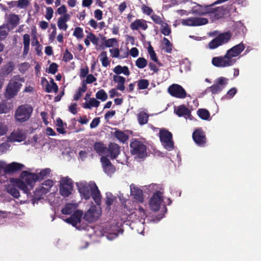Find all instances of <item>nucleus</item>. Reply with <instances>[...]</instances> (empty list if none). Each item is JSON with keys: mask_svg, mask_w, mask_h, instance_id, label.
<instances>
[{"mask_svg": "<svg viewBox=\"0 0 261 261\" xmlns=\"http://www.w3.org/2000/svg\"><path fill=\"white\" fill-rule=\"evenodd\" d=\"M244 44L241 42L227 50L224 56L216 57L212 59L213 65L218 67L231 66L234 64L238 57L245 49Z\"/></svg>", "mask_w": 261, "mask_h": 261, "instance_id": "f257e3e1", "label": "nucleus"}, {"mask_svg": "<svg viewBox=\"0 0 261 261\" xmlns=\"http://www.w3.org/2000/svg\"><path fill=\"white\" fill-rule=\"evenodd\" d=\"M22 180L19 179L11 178L15 186L21 190L24 193L29 195L35 182L38 181L37 174L30 173L27 171H23L21 174Z\"/></svg>", "mask_w": 261, "mask_h": 261, "instance_id": "f03ea898", "label": "nucleus"}, {"mask_svg": "<svg viewBox=\"0 0 261 261\" xmlns=\"http://www.w3.org/2000/svg\"><path fill=\"white\" fill-rule=\"evenodd\" d=\"M33 111V107L30 105L24 104L19 106L15 113L16 121L20 123L28 121L30 118Z\"/></svg>", "mask_w": 261, "mask_h": 261, "instance_id": "7ed1b4c3", "label": "nucleus"}, {"mask_svg": "<svg viewBox=\"0 0 261 261\" xmlns=\"http://www.w3.org/2000/svg\"><path fill=\"white\" fill-rule=\"evenodd\" d=\"M130 151L132 154L139 159L146 156V146L142 142L137 139H133L130 143Z\"/></svg>", "mask_w": 261, "mask_h": 261, "instance_id": "20e7f679", "label": "nucleus"}, {"mask_svg": "<svg viewBox=\"0 0 261 261\" xmlns=\"http://www.w3.org/2000/svg\"><path fill=\"white\" fill-rule=\"evenodd\" d=\"M22 84L15 79H11L6 86L5 92V97L7 99H11L15 97L19 91Z\"/></svg>", "mask_w": 261, "mask_h": 261, "instance_id": "39448f33", "label": "nucleus"}, {"mask_svg": "<svg viewBox=\"0 0 261 261\" xmlns=\"http://www.w3.org/2000/svg\"><path fill=\"white\" fill-rule=\"evenodd\" d=\"M73 189V181L68 177H62L60 180L59 192L64 197H68Z\"/></svg>", "mask_w": 261, "mask_h": 261, "instance_id": "423d86ee", "label": "nucleus"}, {"mask_svg": "<svg viewBox=\"0 0 261 261\" xmlns=\"http://www.w3.org/2000/svg\"><path fill=\"white\" fill-rule=\"evenodd\" d=\"M231 37L232 34L229 31L221 33L209 42V48L215 49L219 46L226 44L230 41Z\"/></svg>", "mask_w": 261, "mask_h": 261, "instance_id": "0eeeda50", "label": "nucleus"}, {"mask_svg": "<svg viewBox=\"0 0 261 261\" xmlns=\"http://www.w3.org/2000/svg\"><path fill=\"white\" fill-rule=\"evenodd\" d=\"M159 135L160 141L164 147L169 151L172 150L174 148V143L172 133L166 129H161Z\"/></svg>", "mask_w": 261, "mask_h": 261, "instance_id": "6e6552de", "label": "nucleus"}, {"mask_svg": "<svg viewBox=\"0 0 261 261\" xmlns=\"http://www.w3.org/2000/svg\"><path fill=\"white\" fill-rule=\"evenodd\" d=\"M168 92L173 97L184 99L187 97V94L184 88L176 84L170 85L168 88Z\"/></svg>", "mask_w": 261, "mask_h": 261, "instance_id": "1a4fd4ad", "label": "nucleus"}, {"mask_svg": "<svg viewBox=\"0 0 261 261\" xmlns=\"http://www.w3.org/2000/svg\"><path fill=\"white\" fill-rule=\"evenodd\" d=\"M228 79L224 77H219L216 81V84L208 87L206 91L215 94L220 92L227 84Z\"/></svg>", "mask_w": 261, "mask_h": 261, "instance_id": "9d476101", "label": "nucleus"}, {"mask_svg": "<svg viewBox=\"0 0 261 261\" xmlns=\"http://www.w3.org/2000/svg\"><path fill=\"white\" fill-rule=\"evenodd\" d=\"M163 201V193L160 191H156L153 193L149 200L150 209L153 211H158Z\"/></svg>", "mask_w": 261, "mask_h": 261, "instance_id": "9b49d317", "label": "nucleus"}, {"mask_svg": "<svg viewBox=\"0 0 261 261\" xmlns=\"http://www.w3.org/2000/svg\"><path fill=\"white\" fill-rule=\"evenodd\" d=\"M100 213L95 205L91 206L90 208L85 213L84 219L89 223L96 221L99 216Z\"/></svg>", "mask_w": 261, "mask_h": 261, "instance_id": "f8f14e48", "label": "nucleus"}, {"mask_svg": "<svg viewBox=\"0 0 261 261\" xmlns=\"http://www.w3.org/2000/svg\"><path fill=\"white\" fill-rule=\"evenodd\" d=\"M76 186L81 196L86 200L89 199L93 188V185H88L86 182H77Z\"/></svg>", "mask_w": 261, "mask_h": 261, "instance_id": "ddd939ff", "label": "nucleus"}, {"mask_svg": "<svg viewBox=\"0 0 261 261\" xmlns=\"http://www.w3.org/2000/svg\"><path fill=\"white\" fill-rule=\"evenodd\" d=\"M192 138L196 144L204 146L206 142L205 134L201 128L195 129L192 134Z\"/></svg>", "mask_w": 261, "mask_h": 261, "instance_id": "4468645a", "label": "nucleus"}, {"mask_svg": "<svg viewBox=\"0 0 261 261\" xmlns=\"http://www.w3.org/2000/svg\"><path fill=\"white\" fill-rule=\"evenodd\" d=\"M214 5V3H213L210 5L202 6L201 5L196 4V5L192 7L191 11L192 14L194 15H205L210 13V12H211L210 9H211V7Z\"/></svg>", "mask_w": 261, "mask_h": 261, "instance_id": "2eb2a0df", "label": "nucleus"}, {"mask_svg": "<svg viewBox=\"0 0 261 261\" xmlns=\"http://www.w3.org/2000/svg\"><path fill=\"white\" fill-rule=\"evenodd\" d=\"M100 162L105 173L108 175H111L115 171V166L111 163L107 156H102L100 158Z\"/></svg>", "mask_w": 261, "mask_h": 261, "instance_id": "dca6fc26", "label": "nucleus"}, {"mask_svg": "<svg viewBox=\"0 0 261 261\" xmlns=\"http://www.w3.org/2000/svg\"><path fill=\"white\" fill-rule=\"evenodd\" d=\"M208 21L205 18L191 17L184 20L183 24L189 26H199L206 24Z\"/></svg>", "mask_w": 261, "mask_h": 261, "instance_id": "f3484780", "label": "nucleus"}, {"mask_svg": "<svg viewBox=\"0 0 261 261\" xmlns=\"http://www.w3.org/2000/svg\"><path fill=\"white\" fill-rule=\"evenodd\" d=\"M130 195L136 202L142 203L144 202V197L142 190L133 184L130 186Z\"/></svg>", "mask_w": 261, "mask_h": 261, "instance_id": "a211bd4d", "label": "nucleus"}, {"mask_svg": "<svg viewBox=\"0 0 261 261\" xmlns=\"http://www.w3.org/2000/svg\"><path fill=\"white\" fill-rule=\"evenodd\" d=\"M83 214L82 211L77 210L69 218L66 219L65 221L73 226H76L78 223H81Z\"/></svg>", "mask_w": 261, "mask_h": 261, "instance_id": "6ab92c4d", "label": "nucleus"}, {"mask_svg": "<svg viewBox=\"0 0 261 261\" xmlns=\"http://www.w3.org/2000/svg\"><path fill=\"white\" fill-rule=\"evenodd\" d=\"M107 149L108 155L107 156H109L111 159H116L120 152V146L115 143H110L108 147H107Z\"/></svg>", "mask_w": 261, "mask_h": 261, "instance_id": "aec40b11", "label": "nucleus"}, {"mask_svg": "<svg viewBox=\"0 0 261 261\" xmlns=\"http://www.w3.org/2000/svg\"><path fill=\"white\" fill-rule=\"evenodd\" d=\"M174 113L178 117H183L186 119L189 118L191 116V112L185 105H181L174 109Z\"/></svg>", "mask_w": 261, "mask_h": 261, "instance_id": "412c9836", "label": "nucleus"}, {"mask_svg": "<svg viewBox=\"0 0 261 261\" xmlns=\"http://www.w3.org/2000/svg\"><path fill=\"white\" fill-rule=\"evenodd\" d=\"M49 192L48 189L45 188V187L40 186L36 189L33 195V202H37L42 199L43 196Z\"/></svg>", "mask_w": 261, "mask_h": 261, "instance_id": "4be33fe9", "label": "nucleus"}, {"mask_svg": "<svg viewBox=\"0 0 261 261\" xmlns=\"http://www.w3.org/2000/svg\"><path fill=\"white\" fill-rule=\"evenodd\" d=\"M26 136L24 134H23L20 130H17L16 132H13L11 133L10 135L8 137L7 139L9 142H20L24 140Z\"/></svg>", "mask_w": 261, "mask_h": 261, "instance_id": "5701e85b", "label": "nucleus"}, {"mask_svg": "<svg viewBox=\"0 0 261 261\" xmlns=\"http://www.w3.org/2000/svg\"><path fill=\"white\" fill-rule=\"evenodd\" d=\"M130 28L132 30H138L141 29L145 31L148 28V25L144 19H137L130 24Z\"/></svg>", "mask_w": 261, "mask_h": 261, "instance_id": "b1692460", "label": "nucleus"}, {"mask_svg": "<svg viewBox=\"0 0 261 261\" xmlns=\"http://www.w3.org/2000/svg\"><path fill=\"white\" fill-rule=\"evenodd\" d=\"M115 132L113 135L120 142L124 144L127 142L129 139V136L125 133L123 131L117 128H115Z\"/></svg>", "mask_w": 261, "mask_h": 261, "instance_id": "393cba45", "label": "nucleus"}, {"mask_svg": "<svg viewBox=\"0 0 261 261\" xmlns=\"http://www.w3.org/2000/svg\"><path fill=\"white\" fill-rule=\"evenodd\" d=\"M14 67L15 65L12 61L8 62L0 69V75L2 76H7L12 72Z\"/></svg>", "mask_w": 261, "mask_h": 261, "instance_id": "a878e982", "label": "nucleus"}, {"mask_svg": "<svg viewBox=\"0 0 261 261\" xmlns=\"http://www.w3.org/2000/svg\"><path fill=\"white\" fill-rule=\"evenodd\" d=\"M211 12L210 13H213L217 18H220L222 17L228 12L227 7L225 6L218 7L215 8L211 7L210 9Z\"/></svg>", "mask_w": 261, "mask_h": 261, "instance_id": "bb28decb", "label": "nucleus"}, {"mask_svg": "<svg viewBox=\"0 0 261 261\" xmlns=\"http://www.w3.org/2000/svg\"><path fill=\"white\" fill-rule=\"evenodd\" d=\"M113 81L115 83L117 84L116 86L117 89L121 91H123L125 90L124 84L126 79L124 77L120 75H114L113 76Z\"/></svg>", "mask_w": 261, "mask_h": 261, "instance_id": "cd10ccee", "label": "nucleus"}, {"mask_svg": "<svg viewBox=\"0 0 261 261\" xmlns=\"http://www.w3.org/2000/svg\"><path fill=\"white\" fill-rule=\"evenodd\" d=\"M91 197H92V199L97 205H99L100 204L101 195L95 184H93V188L91 193Z\"/></svg>", "mask_w": 261, "mask_h": 261, "instance_id": "c85d7f7f", "label": "nucleus"}, {"mask_svg": "<svg viewBox=\"0 0 261 261\" xmlns=\"http://www.w3.org/2000/svg\"><path fill=\"white\" fill-rule=\"evenodd\" d=\"M93 148L99 155H105L108 153L107 147L101 142L95 143L93 145Z\"/></svg>", "mask_w": 261, "mask_h": 261, "instance_id": "c756f323", "label": "nucleus"}, {"mask_svg": "<svg viewBox=\"0 0 261 261\" xmlns=\"http://www.w3.org/2000/svg\"><path fill=\"white\" fill-rule=\"evenodd\" d=\"M20 19L18 15L11 13L8 17V24L12 29L15 28L19 23Z\"/></svg>", "mask_w": 261, "mask_h": 261, "instance_id": "7c9ffc66", "label": "nucleus"}, {"mask_svg": "<svg viewBox=\"0 0 261 261\" xmlns=\"http://www.w3.org/2000/svg\"><path fill=\"white\" fill-rule=\"evenodd\" d=\"M69 18V15L68 14H65L63 16L60 17L57 22L58 28L61 30L66 31L68 27L66 22Z\"/></svg>", "mask_w": 261, "mask_h": 261, "instance_id": "2f4dec72", "label": "nucleus"}, {"mask_svg": "<svg viewBox=\"0 0 261 261\" xmlns=\"http://www.w3.org/2000/svg\"><path fill=\"white\" fill-rule=\"evenodd\" d=\"M6 189L7 192L15 198H18L20 194L18 190L16 189L13 185H8L6 186Z\"/></svg>", "mask_w": 261, "mask_h": 261, "instance_id": "473e14b6", "label": "nucleus"}, {"mask_svg": "<svg viewBox=\"0 0 261 261\" xmlns=\"http://www.w3.org/2000/svg\"><path fill=\"white\" fill-rule=\"evenodd\" d=\"M99 105L100 101L94 98H91L88 103L85 102L83 103V107L85 109H91L92 107H98Z\"/></svg>", "mask_w": 261, "mask_h": 261, "instance_id": "72a5a7b5", "label": "nucleus"}, {"mask_svg": "<svg viewBox=\"0 0 261 261\" xmlns=\"http://www.w3.org/2000/svg\"><path fill=\"white\" fill-rule=\"evenodd\" d=\"M11 103H8L6 101L0 102V114L7 113L11 109Z\"/></svg>", "mask_w": 261, "mask_h": 261, "instance_id": "f704fd0d", "label": "nucleus"}, {"mask_svg": "<svg viewBox=\"0 0 261 261\" xmlns=\"http://www.w3.org/2000/svg\"><path fill=\"white\" fill-rule=\"evenodd\" d=\"M9 27L8 24L0 26V41L4 40L8 35Z\"/></svg>", "mask_w": 261, "mask_h": 261, "instance_id": "c9c22d12", "label": "nucleus"}, {"mask_svg": "<svg viewBox=\"0 0 261 261\" xmlns=\"http://www.w3.org/2000/svg\"><path fill=\"white\" fill-rule=\"evenodd\" d=\"M100 60L101 62V64L103 67H107L110 63L108 57L107 56V53L106 51H102L99 55Z\"/></svg>", "mask_w": 261, "mask_h": 261, "instance_id": "e433bc0d", "label": "nucleus"}, {"mask_svg": "<svg viewBox=\"0 0 261 261\" xmlns=\"http://www.w3.org/2000/svg\"><path fill=\"white\" fill-rule=\"evenodd\" d=\"M138 120L140 125L146 124L148 121V115L145 112H140L138 115Z\"/></svg>", "mask_w": 261, "mask_h": 261, "instance_id": "4c0bfd02", "label": "nucleus"}, {"mask_svg": "<svg viewBox=\"0 0 261 261\" xmlns=\"http://www.w3.org/2000/svg\"><path fill=\"white\" fill-rule=\"evenodd\" d=\"M115 199L116 197L113 195V194L111 193H106L105 203L109 207V210L111 208V206L113 204Z\"/></svg>", "mask_w": 261, "mask_h": 261, "instance_id": "58836bf2", "label": "nucleus"}, {"mask_svg": "<svg viewBox=\"0 0 261 261\" xmlns=\"http://www.w3.org/2000/svg\"><path fill=\"white\" fill-rule=\"evenodd\" d=\"M197 114L199 117L203 120H208L210 117V114L206 109H200L197 111Z\"/></svg>", "mask_w": 261, "mask_h": 261, "instance_id": "ea45409f", "label": "nucleus"}, {"mask_svg": "<svg viewBox=\"0 0 261 261\" xmlns=\"http://www.w3.org/2000/svg\"><path fill=\"white\" fill-rule=\"evenodd\" d=\"M137 86L139 90H145L148 88L149 83V81L146 79H141L137 82Z\"/></svg>", "mask_w": 261, "mask_h": 261, "instance_id": "a19ab883", "label": "nucleus"}, {"mask_svg": "<svg viewBox=\"0 0 261 261\" xmlns=\"http://www.w3.org/2000/svg\"><path fill=\"white\" fill-rule=\"evenodd\" d=\"M50 171L51 170L49 168H45L42 170L38 174H37L38 180H43L48 176Z\"/></svg>", "mask_w": 261, "mask_h": 261, "instance_id": "79ce46f5", "label": "nucleus"}, {"mask_svg": "<svg viewBox=\"0 0 261 261\" xmlns=\"http://www.w3.org/2000/svg\"><path fill=\"white\" fill-rule=\"evenodd\" d=\"M103 40H104V45L106 47H111L118 44V40L116 38L106 39V37H103Z\"/></svg>", "mask_w": 261, "mask_h": 261, "instance_id": "37998d69", "label": "nucleus"}, {"mask_svg": "<svg viewBox=\"0 0 261 261\" xmlns=\"http://www.w3.org/2000/svg\"><path fill=\"white\" fill-rule=\"evenodd\" d=\"M56 125L58 126L57 131L61 134H65L66 130L64 128V123L62 120L60 118H58L56 120Z\"/></svg>", "mask_w": 261, "mask_h": 261, "instance_id": "c03bdc74", "label": "nucleus"}, {"mask_svg": "<svg viewBox=\"0 0 261 261\" xmlns=\"http://www.w3.org/2000/svg\"><path fill=\"white\" fill-rule=\"evenodd\" d=\"M147 65V61L143 57H140L136 61V65L138 68H144Z\"/></svg>", "mask_w": 261, "mask_h": 261, "instance_id": "a18cd8bd", "label": "nucleus"}, {"mask_svg": "<svg viewBox=\"0 0 261 261\" xmlns=\"http://www.w3.org/2000/svg\"><path fill=\"white\" fill-rule=\"evenodd\" d=\"M161 32L165 36H169L171 33V30L166 22L161 25Z\"/></svg>", "mask_w": 261, "mask_h": 261, "instance_id": "49530a36", "label": "nucleus"}, {"mask_svg": "<svg viewBox=\"0 0 261 261\" xmlns=\"http://www.w3.org/2000/svg\"><path fill=\"white\" fill-rule=\"evenodd\" d=\"M148 51L151 60L154 61V62L159 64H160L159 59L156 56V53H155L153 47L151 45H150L149 47H148Z\"/></svg>", "mask_w": 261, "mask_h": 261, "instance_id": "de8ad7c7", "label": "nucleus"}, {"mask_svg": "<svg viewBox=\"0 0 261 261\" xmlns=\"http://www.w3.org/2000/svg\"><path fill=\"white\" fill-rule=\"evenodd\" d=\"M96 98L104 101L107 99L108 95L104 90L100 89L96 93Z\"/></svg>", "mask_w": 261, "mask_h": 261, "instance_id": "09e8293b", "label": "nucleus"}, {"mask_svg": "<svg viewBox=\"0 0 261 261\" xmlns=\"http://www.w3.org/2000/svg\"><path fill=\"white\" fill-rule=\"evenodd\" d=\"M163 43L165 45L164 48L165 51L167 53H171L172 50V44L170 41L166 38L164 37L163 40Z\"/></svg>", "mask_w": 261, "mask_h": 261, "instance_id": "8fccbe9b", "label": "nucleus"}, {"mask_svg": "<svg viewBox=\"0 0 261 261\" xmlns=\"http://www.w3.org/2000/svg\"><path fill=\"white\" fill-rule=\"evenodd\" d=\"M73 211V205L71 203H68L62 209V213L64 215L71 214Z\"/></svg>", "mask_w": 261, "mask_h": 261, "instance_id": "3c124183", "label": "nucleus"}, {"mask_svg": "<svg viewBox=\"0 0 261 261\" xmlns=\"http://www.w3.org/2000/svg\"><path fill=\"white\" fill-rule=\"evenodd\" d=\"M73 35L77 39H82L84 36L83 29L80 27H76L74 29Z\"/></svg>", "mask_w": 261, "mask_h": 261, "instance_id": "603ef678", "label": "nucleus"}, {"mask_svg": "<svg viewBox=\"0 0 261 261\" xmlns=\"http://www.w3.org/2000/svg\"><path fill=\"white\" fill-rule=\"evenodd\" d=\"M88 38L91 42L95 45H97L99 42V38L97 37L92 32H90L88 35Z\"/></svg>", "mask_w": 261, "mask_h": 261, "instance_id": "864d4df0", "label": "nucleus"}, {"mask_svg": "<svg viewBox=\"0 0 261 261\" xmlns=\"http://www.w3.org/2000/svg\"><path fill=\"white\" fill-rule=\"evenodd\" d=\"M29 4V0H18L17 1V7L20 9H24L27 7Z\"/></svg>", "mask_w": 261, "mask_h": 261, "instance_id": "5fc2aeb1", "label": "nucleus"}, {"mask_svg": "<svg viewBox=\"0 0 261 261\" xmlns=\"http://www.w3.org/2000/svg\"><path fill=\"white\" fill-rule=\"evenodd\" d=\"M58 65L56 63H52L49 66L47 72L49 73L55 74L58 71Z\"/></svg>", "mask_w": 261, "mask_h": 261, "instance_id": "6e6d98bb", "label": "nucleus"}, {"mask_svg": "<svg viewBox=\"0 0 261 261\" xmlns=\"http://www.w3.org/2000/svg\"><path fill=\"white\" fill-rule=\"evenodd\" d=\"M151 18L153 22L158 24L162 25L165 22L163 21L162 18L159 15L153 14L151 16Z\"/></svg>", "mask_w": 261, "mask_h": 261, "instance_id": "4d7b16f0", "label": "nucleus"}, {"mask_svg": "<svg viewBox=\"0 0 261 261\" xmlns=\"http://www.w3.org/2000/svg\"><path fill=\"white\" fill-rule=\"evenodd\" d=\"M136 213L138 214V217L140 219H145L146 217L144 209L141 206H139Z\"/></svg>", "mask_w": 261, "mask_h": 261, "instance_id": "13d9d810", "label": "nucleus"}, {"mask_svg": "<svg viewBox=\"0 0 261 261\" xmlns=\"http://www.w3.org/2000/svg\"><path fill=\"white\" fill-rule=\"evenodd\" d=\"M8 129L7 125L4 123L0 122V137L6 135Z\"/></svg>", "mask_w": 261, "mask_h": 261, "instance_id": "bf43d9fd", "label": "nucleus"}, {"mask_svg": "<svg viewBox=\"0 0 261 261\" xmlns=\"http://www.w3.org/2000/svg\"><path fill=\"white\" fill-rule=\"evenodd\" d=\"M72 59L73 55L70 52H69L67 49H66L63 55V60L65 62H68L71 60Z\"/></svg>", "mask_w": 261, "mask_h": 261, "instance_id": "052dcab7", "label": "nucleus"}, {"mask_svg": "<svg viewBox=\"0 0 261 261\" xmlns=\"http://www.w3.org/2000/svg\"><path fill=\"white\" fill-rule=\"evenodd\" d=\"M10 147L7 143H3L0 145V154L5 153Z\"/></svg>", "mask_w": 261, "mask_h": 261, "instance_id": "680f3d73", "label": "nucleus"}, {"mask_svg": "<svg viewBox=\"0 0 261 261\" xmlns=\"http://www.w3.org/2000/svg\"><path fill=\"white\" fill-rule=\"evenodd\" d=\"M237 92V90L236 88L233 87L228 90L225 95L226 98H228L229 99L232 98L234 95L236 94Z\"/></svg>", "mask_w": 261, "mask_h": 261, "instance_id": "e2e57ef3", "label": "nucleus"}, {"mask_svg": "<svg viewBox=\"0 0 261 261\" xmlns=\"http://www.w3.org/2000/svg\"><path fill=\"white\" fill-rule=\"evenodd\" d=\"M54 13L53 9L51 7H47L46 8V12L45 15V18L49 20L52 17Z\"/></svg>", "mask_w": 261, "mask_h": 261, "instance_id": "0e129e2a", "label": "nucleus"}, {"mask_svg": "<svg viewBox=\"0 0 261 261\" xmlns=\"http://www.w3.org/2000/svg\"><path fill=\"white\" fill-rule=\"evenodd\" d=\"M110 52L111 54V56L113 58H119L120 51L118 48H115L114 49H110Z\"/></svg>", "mask_w": 261, "mask_h": 261, "instance_id": "69168bd1", "label": "nucleus"}, {"mask_svg": "<svg viewBox=\"0 0 261 261\" xmlns=\"http://www.w3.org/2000/svg\"><path fill=\"white\" fill-rule=\"evenodd\" d=\"M96 81V78L92 74H88L85 80L86 83L88 84H92Z\"/></svg>", "mask_w": 261, "mask_h": 261, "instance_id": "338daca9", "label": "nucleus"}, {"mask_svg": "<svg viewBox=\"0 0 261 261\" xmlns=\"http://www.w3.org/2000/svg\"><path fill=\"white\" fill-rule=\"evenodd\" d=\"M94 17L97 20H99L102 18V12L99 9H96L94 12Z\"/></svg>", "mask_w": 261, "mask_h": 261, "instance_id": "774afa93", "label": "nucleus"}]
</instances>
